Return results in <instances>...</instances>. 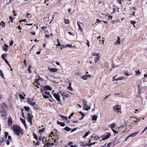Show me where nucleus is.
<instances>
[{"mask_svg": "<svg viewBox=\"0 0 147 147\" xmlns=\"http://www.w3.org/2000/svg\"><path fill=\"white\" fill-rule=\"evenodd\" d=\"M60 116L61 118L63 119L64 120H67V117L62 115H61Z\"/></svg>", "mask_w": 147, "mask_h": 147, "instance_id": "obj_29", "label": "nucleus"}, {"mask_svg": "<svg viewBox=\"0 0 147 147\" xmlns=\"http://www.w3.org/2000/svg\"><path fill=\"white\" fill-rule=\"evenodd\" d=\"M92 55L93 56H95L96 57H100L99 53L96 52L92 53Z\"/></svg>", "mask_w": 147, "mask_h": 147, "instance_id": "obj_14", "label": "nucleus"}, {"mask_svg": "<svg viewBox=\"0 0 147 147\" xmlns=\"http://www.w3.org/2000/svg\"><path fill=\"white\" fill-rule=\"evenodd\" d=\"M67 47H72V45H69V44H67Z\"/></svg>", "mask_w": 147, "mask_h": 147, "instance_id": "obj_59", "label": "nucleus"}, {"mask_svg": "<svg viewBox=\"0 0 147 147\" xmlns=\"http://www.w3.org/2000/svg\"><path fill=\"white\" fill-rule=\"evenodd\" d=\"M47 28L46 27H44L42 26L41 27V29L42 30H44V29H46Z\"/></svg>", "mask_w": 147, "mask_h": 147, "instance_id": "obj_56", "label": "nucleus"}, {"mask_svg": "<svg viewBox=\"0 0 147 147\" xmlns=\"http://www.w3.org/2000/svg\"><path fill=\"white\" fill-rule=\"evenodd\" d=\"M75 75H80V73L79 72H77L75 74Z\"/></svg>", "mask_w": 147, "mask_h": 147, "instance_id": "obj_63", "label": "nucleus"}, {"mask_svg": "<svg viewBox=\"0 0 147 147\" xmlns=\"http://www.w3.org/2000/svg\"><path fill=\"white\" fill-rule=\"evenodd\" d=\"M57 124H58L60 125L62 127L64 126L65 125V124L64 123H63V122L60 123L58 121H57Z\"/></svg>", "mask_w": 147, "mask_h": 147, "instance_id": "obj_19", "label": "nucleus"}, {"mask_svg": "<svg viewBox=\"0 0 147 147\" xmlns=\"http://www.w3.org/2000/svg\"><path fill=\"white\" fill-rule=\"evenodd\" d=\"M33 136L34 138H35L37 140L38 139V138L36 134H35L34 133H33Z\"/></svg>", "mask_w": 147, "mask_h": 147, "instance_id": "obj_43", "label": "nucleus"}, {"mask_svg": "<svg viewBox=\"0 0 147 147\" xmlns=\"http://www.w3.org/2000/svg\"><path fill=\"white\" fill-rule=\"evenodd\" d=\"M45 94V93H42V94L43 95L44 98L45 99H47L49 98V97L47 95H44Z\"/></svg>", "mask_w": 147, "mask_h": 147, "instance_id": "obj_32", "label": "nucleus"}, {"mask_svg": "<svg viewBox=\"0 0 147 147\" xmlns=\"http://www.w3.org/2000/svg\"><path fill=\"white\" fill-rule=\"evenodd\" d=\"M8 46L6 44H5L4 45L3 47V50L5 52H6L8 50L7 47Z\"/></svg>", "mask_w": 147, "mask_h": 147, "instance_id": "obj_12", "label": "nucleus"}, {"mask_svg": "<svg viewBox=\"0 0 147 147\" xmlns=\"http://www.w3.org/2000/svg\"><path fill=\"white\" fill-rule=\"evenodd\" d=\"M147 129V126L144 129V130L142 131V133H143Z\"/></svg>", "mask_w": 147, "mask_h": 147, "instance_id": "obj_61", "label": "nucleus"}, {"mask_svg": "<svg viewBox=\"0 0 147 147\" xmlns=\"http://www.w3.org/2000/svg\"><path fill=\"white\" fill-rule=\"evenodd\" d=\"M6 56V54H3L1 55V57L4 60L5 59H6L5 58V56Z\"/></svg>", "mask_w": 147, "mask_h": 147, "instance_id": "obj_48", "label": "nucleus"}, {"mask_svg": "<svg viewBox=\"0 0 147 147\" xmlns=\"http://www.w3.org/2000/svg\"><path fill=\"white\" fill-rule=\"evenodd\" d=\"M22 99H25V98L24 96H23L21 94H19L18 95Z\"/></svg>", "mask_w": 147, "mask_h": 147, "instance_id": "obj_40", "label": "nucleus"}, {"mask_svg": "<svg viewBox=\"0 0 147 147\" xmlns=\"http://www.w3.org/2000/svg\"><path fill=\"white\" fill-rule=\"evenodd\" d=\"M1 116L3 120L5 119L7 116V114L5 111H2L0 113Z\"/></svg>", "mask_w": 147, "mask_h": 147, "instance_id": "obj_4", "label": "nucleus"}, {"mask_svg": "<svg viewBox=\"0 0 147 147\" xmlns=\"http://www.w3.org/2000/svg\"><path fill=\"white\" fill-rule=\"evenodd\" d=\"M5 61L6 63L8 65H9V63L8 62V61L7 60V59H5Z\"/></svg>", "mask_w": 147, "mask_h": 147, "instance_id": "obj_57", "label": "nucleus"}, {"mask_svg": "<svg viewBox=\"0 0 147 147\" xmlns=\"http://www.w3.org/2000/svg\"><path fill=\"white\" fill-rule=\"evenodd\" d=\"M60 92L61 93V94L62 95V96L64 97L66 94L65 93V92L64 91H60Z\"/></svg>", "mask_w": 147, "mask_h": 147, "instance_id": "obj_27", "label": "nucleus"}, {"mask_svg": "<svg viewBox=\"0 0 147 147\" xmlns=\"http://www.w3.org/2000/svg\"><path fill=\"white\" fill-rule=\"evenodd\" d=\"M0 75L2 76V77L3 78H4V76L3 74L2 71L0 69Z\"/></svg>", "mask_w": 147, "mask_h": 147, "instance_id": "obj_45", "label": "nucleus"}, {"mask_svg": "<svg viewBox=\"0 0 147 147\" xmlns=\"http://www.w3.org/2000/svg\"><path fill=\"white\" fill-rule=\"evenodd\" d=\"M87 41V42L86 43V44L88 45V47H90V45H89V42L88 40H86Z\"/></svg>", "mask_w": 147, "mask_h": 147, "instance_id": "obj_54", "label": "nucleus"}, {"mask_svg": "<svg viewBox=\"0 0 147 147\" xmlns=\"http://www.w3.org/2000/svg\"><path fill=\"white\" fill-rule=\"evenodd\" d=\"M96 22L97 23H100V21L98 19H96Z\"/></svg>", "mask_w": 147, "mask_h": 147, "instance_id": "obj_62", "label": "nucleus"}, {"mask_svg": "<svg viewBox=\"0 0 147 147\" xmlns=\"http://www.w3.org/2000/svg\"><path fill=\"white\" fill-rule=\"evenodd\" d=\"M9 135V133L8 132H5V137L6 139H7V136Z\"/></svg>", "mask_w": 147, "mask_h": 147, "instance_id": "obj_44", "label": "nucleus"}, {"mask_svg": "<svg viewBox=\"0 0 147 147\" xmlns=\"http://www.w3.org/2000/svg\"><path fill=\"white\" fill-rule=\"evenodd\" d=\"M53 95L58 101L59 102L61 100L59 98V96L58 94V93H54L53 94Z\"/></svg>", "mask_w": 147, "mask_h": 147, "instance_id": "obj_9", "label": "nucleus"}, {"mask_svg": "<svg viewBox=\"0 0 147 147\" xmlns=\"http://www.w3.org/2000/svg\"><path fill=\"white\" fill-rule=\"evenodd\" d=\"M77 23V24H78V27L79 30H81V31H82L83 30H82V28L80 24H82L83 23L81 22H78Z\"/></svg>", "mask_w": 147, "mask_h": 147, "instance_id": "obj_15", "label": "nucleus"}, {"mask_svg": "<svg viewBox=\"0 0 147 147\" xmlns=\"http://www.w3.org/2000/svg\"><path fill=\"white\" fill-rule=\"evenodd\" d=\"M112 130L113 131L114 133L117 134L118 133V131H116L115 130L113 129H112Z\"/></svg>", "mask_w": 147, "mask_h": 147, "instance_id": "obj_52", "label": "nucleus"}, {"mask_svg": "<svg viewBox=\"0 0 147 147\" xmlns=\"http://www.w3.org/2000/svg\"><path fill=\"white\" fill-rule=\"evenodd\" d=\"M61 46L63 48H65L66 47H67V44L66 45H61Z\"/></svg>", "mask_w": 147, "mask_h": 147, "instance_id": "obj_55", "label": "nucleus"}, {"mask_svg": "<svg viewBox=\"0 0 147 147\" xmlns=\"http://www.w3.org/2000/svg\"><path fill=\"white\" fill-rule=\"evenodd\" d=\"M40 51H38L36 53V54H37V55H39V54H40Z\"/></svg>", "mask_w": 147, "mask_h": 147, "instance_id": "obj_64", "label": "nucleus"}, {"mask_svg": "<svg viewBox=\"0 0 147 147\" xmlns=\"http://www.w3.org/2000/svg\"><path fill=\"white\" fill-rule=\"evenodd\" d=\"M44 145L47 147H49V143H44Z\"/></svg>", "mask_w": 147, "mask_h": 147, "instance_id": "obj_50", "label": "nucleus"}, {"mask_svg": "<svg viewBox=\"0 0 147 147\" xmlns=\"http://www.w3.org/2000/svg\"><path fill=\"white\" fill-rule=\"evenodd\" d=\"M65 23L66 24H69V20L68 19L65 20Z\"/></svg>", "mask_w": 147, "mask_h": 147, "instance_id": "obj_42", "label": "nucleus"}, {"mask_svg": "<svg viewBox=\"0 0 147 147\" xmlns=\"http://www.w3.org/2000/svg\"><path fill=\"white\" fill-rule=\"evenodd\" d=\"M38 79H36L35 82L38 85H39V84L38 83V81L39 80H41L42 78L39 76V75H38Z\"/></svg>", "mask_w": 147, "mask_h": 147, "instance_id": "obj_22", "label": "nucleus"}, {"mask_svg": "<svg viewBox=\"0 0 147 147\" xmlns=\"http://www.w3.org/2000/svg\"><path fill=\"white\" fill-rule=\"evenodd\" d=\"M97 117L95 115H93L92 117V120L93 121H96L97 119Z\"/></svg>", "mask_w": 147, "mask_h": 147, "instance_id": "obj_28", "label": "nucleus"}, {"mask_svg": "<svg viewBox=\"0 0 147 147\" xmlns=\"http://www.w3.org/2000/svg\"><path fill=\"white\" fill-rule=\"evenodd\" d=\"M1 26L3 28L5 27V22L3 21H2L1 22Z\"/></svg>", "mask_w": 147, "mask_h": 147, "instance_id": "obj_31", "label": "nucleus"}, {"mask_svg": "<svg viewBox=\"0 0 147 147\" xmlns=\"http://www.w3.org/2000/svg\"><path fill=\"white\" fill-rule=\"evenodd\" d=\"M9 19L11 20V22L13 23V20L14 19V18H13L11 16H9Z\"/></svg>", "mask_w": 147, "mask_h": 147, "instance_id": "obj_46", "label": "nucleus"}, {"mask_svg": "<svg viewBox=\"0 0 147 147\" xmlns=\"http://www.w3.org/2000/svg\"><path fill=\"white\" fill-rule=\"evenodd\" d=\"M110 134L108 133L107 135L104 137H103L102 139V140L103 141L107 139L110 137Z\"/></svg>", "mask_w": 147, "mask_h": 147, "instance_id": "obj_11", "label": "nucleus"}, {"mask_svg": "<svg viewBox=\"0 0 147 147\" xmlns=\"http://www.w3.org/2000/svg\"><path fill=\"white\" fill-rule=\"evenodd\" d=\"M32 66L31 65H29V67L28 69V71L30 72V73H31V71L30 70V68L32 67Z\"/></svg>", "mask_w": 147, "mask_h": 147, "instance_id": "obj_39", "label": "nucleus"}, {"mask_svg": "<svg viewBox=\"0 0 147 147\" xmlns=\"http://www.w3.org/2000/svg\"><path fill=\"white\" fill-rule=\"evenodd\" d=\"M5 141L4 138L3 137H1L0 138V142L3 143Z\"/></svg>", "mask_w": 147, "mask_h": 147, "instance_id": "obj_35", "label": "nucleus"}, {"mask_svg": "<svg viewBox=\"0 0 147 147\" xmlns=\"http://www.w3.org/2000/svg\"><path fill=\"white\" fill-rule=\"evenodd\" d=\"M121 42V40L119 36L117 37V40L115 42L114 44L116 45H118Z\"/></svg>", "mask_w": 147, "mask_h": 147, "instance_id": "obj_8", "label": "nucleus"}, {"mask_svg": "<svg viewBox=\"0 0 147 147\" xmlns=\"http://www.w3.org/2000/svg\"><path fill=\"white\" fill-rule=\"evenodd\" d=\"M136 76H137L138 75L140 74H141L140 72V71L139 69H138V71H136Z\"/></svg>", "mask_w": 147, "mask_h": 147, "instance_id": "obj_38", "label": "nucleus"}, {"mask_svg": "<svg viewBox=\"0 0 147 147\" xmlns=\"http://www.w3.org/2000/svg\"><path fill=\"white\" fill-rule=\"evenodd\" d=\"M91 77V75H90L85 74L81 76V78L84 80H86L88 78H90Z\"/></svg>", "mask_w": 147, "mask_h": 147, "instance_id": "obj_7", "label": "nucleus"}, {"mask_svg": "<svg viewBox=\"0 0 147 147\" xmlns=\"http://www.w3.org/2000/svg\"><path fill=\"white\" fill-rule=\"evenodd\" d=\"M13 129L16 134L18 136L20 135V133L22 134L23 131L21 128L19 126L13 125Z\"/></svg>", "mask_w": 147, "mask_h": 147, "instance_id": "obj_2", "label": "nucleus"}, {"mask_svg": "<svg viewBox=\"0 0 147 147\" xmlns=\"http://www.w3.org/2000/svg\"><path fill=\"white\" fill-rule=\"evenodd\" d=\"M44 138H45V137H43V138H42V143L44 144V143H45V142H47V141L46 140H45V141H44L45 140H44Z\"/></svg>", "mask_w": 147, "mask_h": 147, "instance_id": "obj_49", "label": "nucleus"}, {"mask_svg": "<svg viewBox=\"0 0 147 147\" xmlns=\"http://www.w3.org/2000/svg\"><path fill=\"white\" fill-rule=\"evenodd\" d=\"M6 142L7 143V145H9V144H10V142H9V141L8 140H6Z\"/></svg>", "mask_w": 147, "mask_h": 147, "instance_id": "obj_60", "label": "nucleus"}, {"mask_svg": "<svg viewBox=\"0 0 147 147\" xmlns=\"http://www.w3.org/2000/svg\"><path fill=\"white\" fill-rule=\"evenodd\" d=\"M64 129L67 131H70L71 130V129L69 127H65L64 128Z\"/></svg>", "mask_w": 147, "mask_h": 147, "instance_id": "obj_30", "label": "nucleus"}, {"mask_svg": "<svg viewBox=\"0 0 147 147\" xmlns=\"http://www.w3.org/2000/svg\"><path fill=\"white\" fill-rule=\"evenodd\" d=\"M91 132L90 131H88V132H86L84 136H83V138H85L87 137L89 134Z\"/></svg>", "mask_w": 147, "mask_h": 147, "instance_id": "obj_23", "label": "nucleus"}, {"mask_svg": "<svg viewBox=\"0 0 147 147\" xmlns=\"http://www.w3.org/2000/svg\"><path fill=\"white\" fill-rule=\"evenodd\" d=\"M111 144V142L109 143L107 146V147H110Z\"/></svg>", "mask_w": 147, "mask_h": 147, "instance_id": "obj_58", "label": "nucleus"}, {"mask_svg": "<svg viewBox=\"0 0 147 147\" xmlns=\"http://www.w3.org/2000/svg\"><path fill=\"white\" fill-rule=\"evenodd\" d=\"M49 69L51 72H56L57 71V69L54 68H49Z\"/></svg>", "mask_w": 147, "mask_h": 147, "instance_id": "obj_18", "label": "nucleus"}, {"mask_svg": "<svg viewBox=\"0 0 147 147\" xmlns=\"http://www.w3.org/2000/svg\"><path fill=\"white\" fill-rule=\"evenodd\" d=\"M52 90V88L50 86L48 85L45 86H43L42 88L41 87L40 88L41 92L42 93H45V94L49 95L50 97H51V94H50L49 92L47 91V90L51 91Z\"/></svg>", "mask_w": 147, "mask_h": 147, "instance_id": "obj_1", "label": "nucleus"}, {"mask_svg": "<svg viewBox=\"0 0 147 147\" xmlns=\"http://www.w3.org/2000/svg\"><path fill=\"white\" fill-rule=\"evenodd\" d=\"M82 102L83 103V107H86L87 106V102L84 99H83L82 100Z\"/></svg>", "mask_w": 147, "mask_h": 147, "instance_id": "obj_16", "label": "nucleus"}, {"mask_svg": "<svg viewBox=\"0 0 147 147\" xmlns=\"http://www.w3.org/2000/svg\"><path fill=\"white\" fill-rule=\"evenodd\" d=\"M100 59V57H94V61L95 63H96Z\"/></svg>", "mask_w": 147, "mask_h": 147, "instance_id": "obj_20", "label": "nucleus"}, {"mask_svg": "<svg viewBox=\"0 0 147 147\" xmlns=\"http://www.w3.org/2000/svg\"><path fill=\"white\" fill-rule=\"evenodd\" d=\"M28 121L30 123L31 125L32 124V118L33 116L32 115H31L30 113H28Z\"/></svg>", "mask_w": 147, "mask_h": 147, "instance_id": "obj_5", "label": "nucleus"}, {"mask_svg": "<svg viewBox=\"0 0 147 147\" xmlns=\"http://www.w3.org/2000/svg\"><path fill=\"white\" fill-rule=\"evenodd\" d=\"M138 133L137 132H136L130 134L125 138V141H127L128 139L130 137H133L135 136L137 134H138Z\"/></svg>", "mask_w": 147, "mask_h": 147, "instance_id": "obj_6", "label": "nucleus"}, {"mask_svg": "<svg viewBox=\"0 0 147 147\" xmlns=\"http://www.w3.org/2000/svg\"><path fill=\"white\" fill-rule=\"evenodd\" d=\"M85 108V110L86 111H88L89 109H90V106H87L86 107H84Z\"/></svg>", "mask_w": 147, "mask_h": 147, "instance_id": "obj_34", "label": "nucleus"}, {"mask_svg": "<svg viewBox=\"0 0 147 147\" xmlns=\"http://www.w3.org/2000/svg\"><path fill=\"white\" fill-rule=\"evenodd\" d=\"M71 83H70L69 84V85L68 86V87L67 88L69 90L71 91H72L73 90V89L72 88L71 86Z\"/></svg>", "mask_w": 147, "mask_h": 147, "instance_id": "obj_21", "label": "nucleus"}, {"mask_svg": "<svg viewBox=\"0 0 147 147\" xmlns=\"http://www.w3.org/2000/svg\"><path fill=\"white\" fill-rule=\"evenodd\" d=\"M32 106H33L35 105V102H32L31 101H30L29 102V103Z\"/></svg>", "mask_w": 147, "mask_h": 147, "instance_id": "obj_36", "label": "nucleus"}, {"mask_svg": "<svg viewBox=\"0 0 147 147\" xmlns=\"http://www.w3.org/2000/svg\"><path fill=\"white\" fill-rule=\"evenodd\" d=\"M13 40H11L10 43V46H11L13 44Z\"/></svg>", "mask_w": 147, "mask_h": 147, "instance_id": "obj_53", "label": "nucleus"}, {"mask_svg": "<svg viewBox=\"0 0 147 147\" xmlns=\"http://www.w3.org/2000/svg\"><path fill=\"white\" fill-rule=\"evenodd\" d=\"M8 123L9 126H11L12 125V121L11 117H10L9 118L8 121Z\"/></svg>", "mask_w": 147, "mask_h": 147, "instance_id": "obj_10", "label": "nucleus"}, {"mask_svg": "<svg viewBox=\"0 0 147 147\" xmlns=\"http://www.w3.org/2000/svg\"><path fill=\"white\" fill-rule=\"evenodd\" d=\"M109 127L111 128H113L115 126V123H114L112 124H110L109 125Z\"/></svg>", "mask_w": 147, "mask_h": 147, "instance_id": "obj_26", "label": "nucleus"}, {"mask_svg": "<svg viewBox=\"0 0 147 147\" xmlns=\"http://www.w3.org/2000/svg\"><path fill=\"white\" fill-rule=\"evenodd\" d=\"M20 120H21L22 122V123L24 124L25 125V123H26L25 120L24 119H22V118H20Z\"/></svg>", "mask_w": 147, "mask_h": 147, "instance_id": "obj_41", "label": "nucleus"}, {"mask_svg": "<svg viewBox=\"0 0 147 147\" xmlns=\"http://www.w3.org/2000/svg\"><path fill=\"white\" fill-rule=\"evenodd\" d=\"M2 108L4 110H6L7 109V106L6 105L5 103V102H3L2 103Z\"/></svg>", "mask_w": 147, "mask_h": 147, "instance_id": "obj_13", "label": "nucleus"}, {"mask_svg": "<svg viewBox=\"0 0 147 147\" xmlns=\"http://www.w3.org/2000/svg\"><path fill=\"white\" fill-rule=\"evenodd\" d=\"M95 143V142H94L90 144H86L85 145L86 146H91L92 145L94 144Z\"/></svg>", "mask_w": 147, "mask_h": 147, "instance_id": "obj_25", "label": "nucleus"}, {"mask_svg": "<svg viewBox=\"0 0 147 147\" xmlns=\"http://www.w3.org/2000/svg\"><path fill=\"white\" fill-rule=\"evenodd\" d=\"M113 109L115 111H117V113L121 112V107L119 105H116L113 107Z\"/></svg>", "mask_w": 147, "mask_h": 147, "instance_id": "obj_3", "label": "nucleus"}, {"mask_svg": "<svg viewBox=\"0 0 147 147\" xmlns=\"http://www.w3.org/2000/svg\"><path fill=\"white\" fill-rule=\"evenodd\" d=\"M111 67L109 71V72L112 71L113 69H115V67H117V66H115L112 63L111 65Z\"/></svg>", "mask_w": 147, "mask_h": 147, "instance_id": "obj_17", "label": "nucleus"}, {"mask_svg": "<svg viewBox=\"0 0 147 147\" xmlns=\"http://www.w3.org/2000/svg\"><path fill=\"white\" fill-rule=\"evenodd\" d=\"M24 108L25 110L26 111H29L30 109L29 107H26V106H25L24 107Z\"/></svg>", "mask_w": 147, "mask_h": 147, "instance_id": "obj_37", "label": "nucleus"}, {"mask_svg": "<svg viewBox=\"0 0 147 147\" xmlns=\"http://www.w3.org/2000/svg\"><path fill=\"white\" fill-rule=\"evenodd\" d=\"M79 113L80 114L82 115V116L84 117L85 116V115L83 114L82 112L80 111Z\"/></svg>", "mask_w": 147, "mask_h": 147, "instance_id": "obj_51", "label": "nucleus"}, {"mask_svg": "<svg viewBox=\"0 0 147 147\" xmlns=\"http://www.w3.org/2000/svg\"><path fill=\"white\" fill-rule=\"evenodd\" d=\"M124 77L121 76L119 77V78H117L116 79H115V80L118 81L120 80H122L124 79Z\"/></svg>", "mask_w": 147, "mask_h": 147, "instance_id": "obj_24", "label": "nucleus"}, {"mask_svg": "<svg viewBox=\"0 0 147 147\" xmlns=\"http://www.w3.org/2000/svg\"><path fill=\"white\" fill-rule=\"evenodd\" d=\"M130 23L132 25H134L136 24V22L135 21H133L132 20H131L130 21Z\"/></svg>", "mask_w": 147, "mask_h": 147, "instance_id": "obj_47", "label": "nucleus"}, {"mask_svg": "<svg viewBox=\"0 0 147 147\" xmlns=\"http://www.w3.org/2000/svg\"><path fill=\"white\" fill-rule=\"evenodd\" d=\"M45 131V128H42V129H40L39 130V133L40 134H41V133H42V132L44 131Z\"/></svg>", "mask_w": 147, "mask_h": 147, "instance_id": "obj_33", "label": "nucleus"}]
</instances>
